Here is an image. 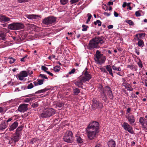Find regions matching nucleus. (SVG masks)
<instances>
[{
    "instance_id": "45",
    "label": "nucleus",
    "mask_w": 147,
    "mask_h": 147,
    "mask_svg": "<svg viewBox=\"0 0 147 147\" xmlns=\"http://www.w3.org/2000/svg\"><path fill=\"white\" fill-rule=\"evenodd\" d=\"M79 0H70V3L71 4H72L78 2Z\"/></svg>"
},
{
    "instance_id": "15",
    "label": "nucleus",
    "mask_w": 147,
    "mask_h": 147,
    "mask_svg": "<svg viewBox=\"0 0 147 147\" xmlns=\"http://www.w3.org/2000/svg\"><path fill=\"white\" fill-rule=\"evenodd\" d=\"M84 77H81L84 80V81H86L89 80L91 78V75L89 74L88 72L87 71H86L84 73Z\"/></svg>"
},
{
    "instance_id": "18",
    "label": "nucleus",
    "mask_w": 147,
    "mask_h": 147,
    "mask_svg": "<svg viewBox=\"0 0 147 147\" xmlns=\"http://www.w3.org/2000/svg\"><path fill=\"white\" fill-rule=\"evenodd\" d=\"M25 16L27 18L30 20L36 19L39 17L38 16L34 14H26L25 15Z\"/></svg>"
},
{
    "instance_id": "37",
    "label": "nucleus",
    "mask_w": 147,
    "mask_h": 147,
    "mask_svg": "<svg viewBox=\"0 0 147 147\" xmlns=\"http://www.w3.org/2000/svg\"><path fill=\"white\" fill-rule=\"evenodd\" d=\"M82 27L83 28L82 30L83 31H86L87 30L88 26H86L85 25L83 24L82 25Z\"/></svg>"
},
{
    "instance_id": "64",
    "label": "nucleus",
    "mask_w": 147,
    "mask_h": 147,
    "mask_svg": "<svg viewBox=\"0 0 147 147\" xmlns=\"http://www.w3.org/2000/svg\"><path fill=\"white\" fill-rule=\"evenodd\" d=\"M113 26L112 25H109L107 27L108 28V29H112V28H113Z\"/></svg>"
},
{
    "instance_id": "19",
    "label": "nucleus",
    "mask_w": 147,
    "mask_h": 147,
    "mask_svg": "<svg viewBox=\"0 0 147 147\" xmlns=\"http://www.w3.org/2000/svg\"><path fill=\"white\" fill-rule=\"evenodd\" d=\"M10 19L5 16H1L0 17V22L2 23L9 21Z\"/></svg>"
},
{
    "instance_id": "48",
    "label": "nucleus",
    "mask_w": 147,
    "mask_h": 147,
    "mask_svg": "<svg viewBox=\"0 0 147 147\" xmlns=\"http://www.w3.org/2000/svg\"><path fill=\"white\" fill-rule=\"evenodd\" d=\"M100 69L101 70V71L103 72H105L107 73V71L104 68L101 67L100 68Z\"/></svg>"
},
{
    "instance_id": "47",
    "label": "nucleus",
    "mask_w": 147,
    "mask_h": 147,
    "mask_svg": "<svg viewBox=\"0 0 147 147\" xmlns=\"http://www.w3.org/2000/svg\"><path fill=\"white\" fill-rule=\"evenodd\" d=\"M76 70L74 68L71 71H69V74H73L74 72Z\"/></svg>"
},
{
    "instance_id": "23",
    "label": "nucleus",
    "mask_w": 147,
    "mask_h": 147,
    "mask_svg": "<svg viewBox=\"0 0 147 147\" xmlns=\"http://www.w3.org/2000/svg\"><path fill=\"white\" fill-rule=\"evenodd\" d=\"M106 57H105L102 56V57H101L98 59V61H97L96 62L97 64H101L104 63L105 61Z\"/></svg>"
},
{
    "instance_id": "29",
    "label": "nucleus",
    "mask_w": 147,
    "mask_h": 147,
    "mask_svg": "<svg viewBox=\"0 0 147 147\" xmlns=\"http://www.w3.org/2000/svg\"><path fill=\"white\" fill-rule=\"evenodd\" d=\"M8 59L9 60V63L11 64L14 63L16 61V59L13 57H9Z\"/></svg>"
},
{
    "instance_id": "6",
    "label": "nucleus",
    "mask_w": 147,
    "mask_h": 147,
    "mask_svg": "<svg viewBox=\"0 0 147 147\" xmlns=\"http://www.w3.org/2000/svg\"><path fill=\"white\" fill-rule=\"evenodd\" d=\"M64 140L68 143H71L73 141V134L70 131H67L63 137Z\"/></svg>"
},
{
    "instance_id": "8",
    "label": "nucleus",
    "mask_w": 147,
    "mask_h": 147,
    "mask_svg": "<svg viewBox=\"0 0 147 147\" xmlns=\"http://www.w3.org/2000/svg\"><path fill=\"white\" fill-rule=\"evenodd\" d=\"M103 107V104L99 102L96 100L93 99L92 100V109L94 110L97 109L102 108Z\"/></svg>"
},
{
    "instance_id": "46",
    "label": "nucleus",
    "mask_w": 147,
    "mask_h": 147,
    "mask_svg": "<svg viewBox=\"0 0 147 147\" xmlns=\"http://www.w3.org/2000/svg\"><path fill=\"white\" fill-rule=\"evenodd\" d=\"M135 15L136 16L139 17L141 15L140 13V11H137L135 12Z\"/></svg>"
},
{
    "instance_id": "56",
    "label": "nucleus",
    "mask_w": 147,
    "mask_h": 147,
    "mask_svg": "<svg viewBox=\"0 0 147 147\" xmlns=\"http://www.w3.org/2000/svg\"><path fill=\"white\" fill-rule=\"evenodd\" d=\"M29 0H18V2L19 3H22L28 1Z\"/></svg>"
},
{
    "instance_id": "7",
    "label": "nucleus",
    "mask_w": 147,
    "mask_h": 147,
    "mask_svg": "<svg viewBox=\"0 0 147 147\" xmlns=\"http://www.w3.org/2000/svg\"><path fill=\"white\" fill-rule=\"evenodd\" d=\"M55 21V18L52 16H50L43 19L42 22L45 25H48L53 23Z\"/></svg>"
},
{
    "instance_id": "58",
    "label": "nucleus",
    "mask_w": 147,
    "mask_h": 147,
    "mask_svg": "<svg viewBox=\"0 0 147 147\" xmlns=\"http://www.w3.org/2000/svg\"><path fill=\"white\" fill-rule=\"evenodd\" d=\"M106 16H110V14L107 13L106 12H104L103 13Z\"/></svg>"
},
{
    "instance_id": "35",
    "label": "nucleus",
    "mask_w": 147,
    "mask_h": 147,
    "mask_svg": "<svg viewBox=\"0 0 147 147\" xmlns=\"http://www.w3.org/2000/svg\"><path fill=\"white\" fill-rule=\"evenodd\" d=\"M68 0H60V2L62 5H65L68 2Z\"/></svg>"
},
{
    "instance_id": "55",
    "label": "nucleus",
    "mask_w": 147,
    "mask_h": 147,
    "mask_svg": "<svg viewBox=\"0 0 147 147\" xmlns=\"http://www.w3.org/2000/svg\"><path fill=\"white\" fill-rule=\"evenodd\" d=\"M32 106L33 107H36L38 106V104L36 102H35L32 105Z\"/></svg>"
},
{
    "instance_id": "32",
    "label": "nucleus",
    "mask_w": 147,
    "mask_h": 147,
    "mask_svg": "<svg viewBox=\"0 0 147 147\" xmlns=\"http://www.w3.org/2000/svg\"><path fill=\"white\" fill-rule=\"evenodd\" d=\"M37 81L38 82V83L39 85H40L43 84L44 80H41L39 79H38L37 80Z\"/></svg>"
},
{
    "instance_id": "61",
    "label": "nucleus",
    "mask_w": 147,
    "mask_h": 147,
    "mask_svg": "<svg viewBox=\"0 0 147 147\" xmlns=\"http://www.w3.org/2000/svg\"><path fill=\"white\" fill-rule=\"evenodd\" d=\"M114 14L115 17H117L118 16V14L115 11L114 12Z\"/></svg>"
},
{
    "instance_id": "1",
    "label": "nucleus",
    "mask_w": 147,
    "mask_h": 147,
    "mask_svg": "<svg viewBox=\"0 0 147 147\" xmlns=\"http://www.w3.org/2000/svg\"><path fill=\"white\" fill-rule=\"evenodd\" d=\"M99 123L94 121L89 124L86 128L87 136L89 139L92 140L95 137L98 131Z\"/></svg>"
},
{
    "instance_id": "12",
    "label": "nucleus",
    "mask_w": 147,
    "mask_h": 147,
    "mask_svg": "<svg viewBox=\"0 0 147 147\" xmlns=\"http://www.w3.org/2000/svg\"><path fill=\"white\" fill-rule=\"evenodd\" d=\"M28 75V73L26 71H23L20 72L18 77L19 80H22L24 78L27 77Z\"/></svg>"
},
{
    "instance_id": "40",
    "label": "nucleus",
    "mask_w": 147,
    "mask_h": 147,
    "mask_svg": "<svg viewBox=\"0 0 147 147\" xmlns=\"http://www.w3.org/2000/svg\"><path fill=\"white\" fill-rule=\"evenodd\" d=\"M87 16H88V18L86 22V23H87L89 22L90 21V20L92 16L90 13H88L87 14Z\"/></svg>"
},
{
    "instance_id": "41",
    "label": "nucleus",
    "mask_w": 147,
    "mask_h": 147,
    "mask_svg": "<svg viewBox=\"0 0 147 147\" xmlns=\"http://www.w3.org/2000/svg\"><path fill=\"white\" fill-rule=\"evenodd\" d=\"M0 37L2 40H4L5 38V35L4 33L0 34Z\"/></svg>"
},
{
    "instance_id": "33",
    "label": "nucleus",
    "mask_w": 147,
    "mask_h": 147,
    "mask_svg": "<svg viewBox=\"0 0 147 147\" xmlns=\"http://www.w3.org/2000/svg\"><path fill=\"white\" fill-rule=\"evenodd\" d=\"M138 45L140 47H143L144 45V42L143 40H140L138 42Z\"/></svg>"
},
{
    "instance_id": "10",
    "label": "nucleus",
    "mask_w": 147,
    "mask_h": 147,
    "mask_svg": "<svg viewBox=\"0 0 147 147\" xmlns=\"http://www.w3.org/2000/svg\"><path fill=\"white\" fill-rule=\"evenodd\" d=\"M122 126L125 130L127 131L129 133H133V131L132 127L127 123L124 122L122 125Z\"/></svg>"
},
{
    "instance_id": "17",
    "label": "nucleus",
    "mask_w": 147,
    "mask_h": 147,
    "mask_svg": "<svg viewBox=\"0 0 147 147\" xmlns=\"http://www.w3.org/2000/svg\"><path fill=\"white\" fill-rule=\"evenodd\" d=\"M103 56V54H101L100 52L98 50H97L95 54L94 55V60L96 62L97 61H98L99 59L101 57H102Z\"/></svg>"
},
{
    "instance_id": "22",
    "label": "nucleus",
    "mask_w": 147,
    "mask_h": 147,
    "mask_svg": "<svg viewBox=\"0 0 147 147\" xmlns=\"http://www.w3.org/2000/svg\"><path fill=\"white\" fill-rule=\"evenodd\" d=\"M108 145L109 147H115L116 146L115 142L113 140H111L108 142Z\"/></svg>"
},
{
    "instance_id": "26",
    "label": "nucleus",
    "mask_w": 147,
    "mask_h": 147,
    "mask_svg": "<svg viewBox=\"0 0 147 147\" xmlns=\"http://www.w3.org/2000/svg\"><path fill=\"white\" fill-rule=\"evenodd\" d=\"M48 90V89L47 88H45L42 90H39L35 92V94H40L42 93H43L47 91Z\"/></svg>"
},
{
    "instance_id": "2",
    "label": "nucleus",
    "mask_w": 147,
    "mask_h": 147,
    "mask_svg": "<svg viewBox=\"0 0 147 147\" xmlns=\"http://www.w3.org/2000/svg\"><path fill=\"white\" fill-rule=\"evenodd\" d=\"M105 41L101 37H96L90 41L88 45L89 49H92L99 47L98 44H102L104 43Z\"/></svg>"
},
{
    "instance_id": "53",
    "label": "nucleus",
    "mask_w": 147,
    "mask_h": 147,
    "mask_svg": "<svg viewBox=\"0 0 147 147\" xmlns=\"http://www.w3.org/2000/svg\"><path fill=\"white\" fill-rule=\"evenodd\" d=\"M27 56H26L25 57L22 58L20 60L21 61L24 62L26 59V57Z\"/></svg>"
},
{
    "instance_id": "9",
    "label": "nucleus",
    "mask_w": 147,
    "mask_h": 147,
    "mask_svg": "<svg viewBox=\"0 0 147 147\" xmlns=\"http://www.w3.org/2000/svg\"><path fill=\"white\" fill-rule=\"evenodd\" d=\"M125 117L130 124L132 125L135 122V119L134 115L131 114L126 113Z\"/></svg>"
},
{
    "instance_id": "52",
    "label": "nucleus",
    "mask_w": 147,
    "mask_h": 147,
    "mask_svg": "<svg viewBox=\"0 0 147 147\" xmlns=\"http://www.w3.org/2000/svg\"><path fill=\"white\" fill-rule=\"evenodd\" d=\"M24 88L23 87V86H21V88H20H20H16V89L15 90V91H20L21 90V89H23Z\"/></svg>"
},
{
    "instance_id": "16",
    "label": "nucleus",
    "mask_w": 147,
    "mask_h": 147,
    "mask_svg": "<svg viewBox=\"0 0 147 147\" xmlns=\"http://www.w3.org/2000/svg\"><path fill=\"white\" fill-rule=\"evenodd\" d=\"M18 123L16 121H15L11 125L9 126V131H12L16 129L18 126Z\"/></svg>"
},
{
    "instance_id": "62",
    "label": "nucleus",
    "mask_w": 147,
    "mask_h": 147,
    "mask_svg": "<svg viewBox=\"0 0 147 147\" xmlns=\"http://www.w3.org/2000/svg\"><path fill=\"white\" fill-rule=\"evenodd\" d=\"M13 119V118H9L8 120H7L6 121V122L7 123L8 122L11 121Z\"/></svg>"
},
{
    "instance_id": "27",
    "label": "nucleus",
    "mask_w": 147,
    "mask_h": 147,
    "mask_svg": "<svg viewBox=\"0 0 147 147\" xmlns=\"http://www.w3.org/2000/svg\"><path fill=\"white\" fill-rule=\"evenodd\" d=\"M80 92V90L78 88H76L73 90V93L75 95H78Z\"/></svg>"
},
{
    "instance_id": "49",
    "label": "nucleus",
    "mask_w": 147,
    "mask_h": 147,
    "mask_svg": "<svg viewBox=\"0 0 147 147\" xmlns=\"http://www.w3.org/2000/svg\"><path fill=\"white\" fill-rule=\"evenodd\" d=\"M36 141V139L33 138L30 141V143L31 144H33Z\"/></svg>"
},
{
    "instance_id": "51",
    "label": "nucleus",
    "mask_w": 147,
    "mask_h": 147,
    "mask_svg": "<svg viewBox=\"0 0 147 147\" xmlns=\"http://www.w3.org/2000/svg\"><path fill=\"white\" fill-rule=\"evenodd\" d=\"M21 133V132L17 131V130H16V136L19 137Z\"/></svg>"
},
{
    "instance_id": "3",
    "label": "nucleus",
    "mask_w": 147,
    "mask_h": 147,
    "mask_svg": "<svg viewBox=\"0 0 147 147\" xmlns=\"http://www.w3.org/2000/svg\"><path fill=\"white\" fill-rule=\"evenodd\" d=\"M103 93L101 94L102 96H103V98H107V96H108L109 97L111 100L113 98V96L111 88L108 86H106L103 90Z\"/></svg>"
},
{
    "instance_id": "36",
    "label": "nucleus",
    "mask_w": 147,
    "mask_h": 147,
    "mask_svg": "<svg viewBox=\"0 0 147 147\" xmlns=\"http://www.w3.org/2000/svg\"><path fill=\"white\" fill-rule=\"evenodd\" d=\"M64 105L63 104L62 102H58L56 104V106L59 108H61Z\"/></svg>"
},
{
    "instance_id": "42",
    "label": "nucleus",
    "mask_w": 147,
    "mask_h": 147,
    "mask_svg": "<svg viewBox=\"0 0 147 147\" xmlns=\"http://www.w3.org/2000/svg\"><path fill=\"white\" fill-rule=\"evenodd\" d=\"M41 69L43 71H45L47 72V70L48 69V68L44 66H42L41 67Z\"/></svg>"
},
{
    "instance_id": "44",
    "label": "nucleus",
    "mask_w": 147,
    "mask_h": 147,
    "mask_svg": "<svg viewBox=\"0 0 147 147\" xmlns=\"http://www.w3.org/2000/svg\"><path fill=\"white\" fill-rule=\"evenodd\" d=\"M32 98H26L24 100V102H29L31 100H32Z\"/></svg>"
},
{
    "instance_id": "43",
    "label": "nucleus",
    "mask_w": 147,
    "mask_h": 147,
    "mask_svg": "<svg viewBox=\"0 0 147 147\" xmlns=\"http://www.w3.org/2000/svg\"><path fill=\"white\" fill-rule=\"evenodd\" d=\"M39 77L42 78H44L46 79H47L48 78L46 76V75L44 74H40Z\"/></svg>"
},
{
    "instance_id": "60",
    "label": "nucleus",
    "mask_w": 147,
    "mask_h": 147,
    "mask_svg": "<svg viewBox=\"0 0 147 147\" xmlns=\"http://www.w3.org/2000/svg\"><path fill=\"white\" fill-rule=\"evenodd\" d=\"M33 83L34 84L35 86L39 85L37 81H34L33 82Z\"/></svg>"
},
{
    "instance_id": "38",
    "label": "nucleus",
    "mask_w": 147,
    "mask_h": 147,
    "mask_svg": "<svg viewBox=\"0 0 147 147\" xmlns=\"http://www.w3.org/2000/svg\"><path fill=\"white\" fill-rule=\"evenodd\" d=\"M34 87V85L32 83H30L28 84L27 86V88L28 89H30L33 88Z\"/></svg>"
},
{
    "instance_id": "4",
    "label": "nucleus",
    "mask_w": 147,
    "mask_h": 147,
    "mask_svg": "<svg viewBox=\"0 0 147 147\" xmlns=\"http://www.w3.org/2000/svg\"><path fill=\"white\" fill-rule=\"evenodd\" d=\"M55 113V110L52 108H49L45 109L40 115L42 118L49 117L54 115Z\"/></svg>"
},
{
    "instance_id": "34",
    "label": "nucleus",
    "mask_w": 147,
    "mask_h": 147,
    "mask_svg": "<svg viewBox=\"0 0 147 147\" xmlns=\"http://www.w3.org/2000/svg\"><path fill=\"white\" fill-rule=\"evenodd\" d=\"M125 22L130 25H133L134 24V22L131 20H125Z\"/></svg>"
},
{
    "instance_id": "59",
    "label": "nucleus",
    "mask_w": 147,
    "mask_h": 147,
    "mask_svg": "<svg viewBox=\"0 0 147 147\" xmlns=\"http://www.w3.org/2000/svg\"><path fill=\"white\" fill-rule=\"evenodd\" d=\"M112 68L114 70H116L117 67H115L114 65H113L112 66Z\"/></svg>"
},
{
    "instance_id": "14",
    "label": "nucleus",
    "mask_w": 147,
    "mask_h": 147,
    "mask_svg": "<svg viewBox=\"0 0 147 147\" xmlns=\"http://www.w3.org/2000/svg\"><path fill=\"white\" fill-rule=\"evenodd\" d=\"M122 85L124 86L125 89L129 91H132L133 88L131 87V86L129 84L127 83L125 80H124L122 83Z\"/></svg>"
},
{
    "instance_id": "20",
    "label": "nucleus",
    "mask_w": 147,
    "mask_h": 147,
    "mask_svg": "<svg viewBox=\"0 0 147 147\" xmlns=\"http://www.w3.org/2000/svg\"><path fill=\"white\" fill-rule=\"evenodd\" d=\"M7 127V123L5 121H3L0 124V130L2 131L6 128Z\"/></svg>"
},
{
    "instance_id": "11",
    "label": "nucleus",
    "mask_w": 147,
    "mask_h": 147,
    "mask_svg": "<svg viewBox=\"0 0 147 147\" xmlns=\"http://www.w3.org/2000/svg\"><path fill=\"white\" fill-rule=\"evenodd\" d=\"M81 77H80L78 78L75 84V85L78 87L82 88V85L83 83L85 82V81Z\"/></svg>"
},
{
    "instance_id": "28",
    "label": "nucleus",
    "mask_w": 147,
    "mask_h": 147,
    "mask_svg": "<svg viewBox=\"0 0 147 147\" xmlns=\"http://www.w3.org/2000/svg\"><path fill=\"white\" fill-rule=\"evenodd\" d=\"M127 67L130 68L131 70H134L135 71H136L137 69L136 68V66H134L133 65H128Z\"/></svg>"
},
{
    "instance_id": "13",
    "label": "nucleus",
    "mask_w": 147,
    "mask_h": 147,
    "mask_svg": "<svg viewBox=\"0 0 147 147\" xmlns=\"http://www.w3.org/2000/svg\"><path fill=\"white\" fill-rule=\"evenodd\" d=\"M28 105L26 104H23L20 105L18 108V110L20 112H24L28 110Z\"/></svg>"
},
{
    "instance_id": "5",
    "label": "nucleus",
    "mask_w": 147,
    "mask_h": 147,
    "mask_svg": "<svg viewBox=\"0 0 147 147\" xmlns=\"http://www.w3.org/2000/svg\"><path fill=\"white\" fill-rule=\"evenodd\" d=\"M24 27L23 24L19 23H13L8 25V28L11 30H17L22 29Z\"/></svg>"
},
{
    "instance_id": "39",
    "label": "nucleus",
    "mask_w": 147,
    "mask_h": 147,
    "mask_svg": "<svg viewBox=\"0 0 147 147\" xmlns=\"http://www.w3.org/2000/svg\"><path fill=\"white\" fill-rule=\"evenodd\" d=\"M139 67L141 68H142L143 67V65L142 63L141 60L139 59V61L137 63Z\"/></svg>"
},
{
    "instance_id": "50",
    "label": "nucleus",
    "mask_w": 147,
    "mask_h": 147,
    "mask_svg": "<svg viewBox=\"0 0 147 147\" xmlns=\"http://www.w3.org/2000/svg\"><path fill=\"white\" fill-rule=\"evenodd\" d=\"M23 127L22 126L19 127L16 129V130L21 132L22 130Z\"/></svg>"
},
{
    "instance_id": "63",
    "label": "nucleus",
    "mask_w": 147,
    "mask_h": 147,
    "mask_svg": "<svg viewBox=\"0 0 147 147\" xmlns=\"http://www.w3.org/2000/svg\"><path fill=\"white\" fill-rule=\"evenodd\" d=\"M123 91V92L125 93V94L127 95V96H128V93L125 90V89H122Z\"/></svg>"
},
{
    "instance_id": "54",
    "label": "nucleus",
    "mask_w": 147,
    "mask_h": 147,
    "mask_svg": "<svg viewBox=\"0 0 147 147\" xmlns=\"http://www.w3.org/2000/svg\"><path fill=\"white\" fill-rule=\"evenodd\" d=\"M96 22L98 26H100L101 25V22L99 20H97Z\"/></svg>"
},
{
    "instance_id": "30",
    "label": "nucleus",
    "mask_w": 147,
    "mask_h": 147,
    "mask_svg": "<svg viewBox=\"0 0 147 147\" xmlns=\"http://www.w3.org/2000/svg\"><path fill=\"white\" fill-rule=\"evenodd\" d=\"M60 69V67L59 66H56L54 67V70L56 72H58Z\"/></svg>"
},
{
    "instance_id": "25",
    "label": "nucleus",
    "mask_w": 147,
    "mask_h": 147,
    "mask_svg": "<svg viewBox=\"0 0 147 147\" xmlns=\"http://www.w3.org/2000/svg\"><path fill=\"white\" fill-rule=\"evenodd\" d=\"M20 139V138H19V137L17 136H14L11 138V140H12L15 143H16L18 142Z\"/></svg>"
},
{
    "instance_id": "24",
    "label": "nucleus",
    "mask_w": 147,
    "mask_h": 147,
    "mask_svg": "<svg viewBox=\"0 0 147 147\" xmlns=\"http://www.w3.org/2000/svg\"><path fill=\"white\" fill-rule=\"evenodd\" d=\"M139 121L143 127H145L144 124L146 123H147L146 120L144 119L143 117H141L140 118Z\"/></svg>"
},
{
    "instance_id": "57",
    "label": "nucleus",
    "mask_w": 147,
    "mask_h": 147,
    "mask_svg": "<svg viewBox=\"0 0 147 147\" xmlns=\"http://www.w3.org/2000/svg\"><path fill=\"white\" fill-rule=\"evenodd\" d=\"M131 96L133 98H137V96L136 95L133 93H132L131 94Z\"/></svg>"
},
{
    "instance_id": "21",
    "label": "nucleus",
    "mask_w": 147,
    "mask_h": 147,
    "mask_svg": "<svg viewBox=\"0 0 147 147\" xmlns=\"http://www.w3.org/2000/svg\"><path fill=\"white\" fill-rule=\"evenodd\" d=\"M105 67H106V69L109 72L110 74L113 77V76L112 73V71L111 69L112 67H111V65H107L105 66Z\"/></svg>"
},
{
    "instance_id": "31",
    "label": "nucleus",
    "mask_w": 147,
    "mask_h": 147,
    "mask_svg": "<svg viewBox=\"0 0 147 147\" xmlns=\"http://www.w3.org/2000/svg\"><path fill=\"white\" fill-rule=\"evenodd\" d=\"M77 142L79 143H81L83 142L82 139L80 136H78L76 138Z\"/></svg>"
}]
</instances>
